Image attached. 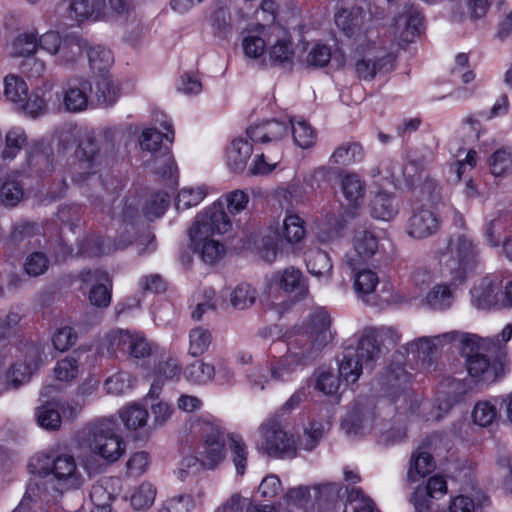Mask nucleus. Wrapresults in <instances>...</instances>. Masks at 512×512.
<instances>
[{
	"instance_id": "nucleus-53",
	"label": "nucleus",
	"mask_w": 512,
	"mask_h": 512,
	"mask_svg": "<svg viewBox=\"0 0 512 512\" xmlns=\"http://www.w3.org/2000/svg\"><path fill=\"white\" fill-rule=\"evenodd\" d=\"M289 130L291 129L293 140L297 146L302 149L310 148L315 144L316 133L309 123L305 120L296 122L289 121Z\"/></svg>"
},
{
	"instance_id": "nucleus-24",
	"label": "nucleus",
	"mask_w": 512,
	"mask_h": 512,
	"mask_svg": "<svg viewBox=\"0 0 512 512\" xmlns=\"http://www.w3.org/2000/svg\"><path fill=\"white\" fill-rule=\"evenodd\" d=\"M53 169L52 150L43 140H38L29 147L26 168L29 176L42 177Z\"/></svg>"
},
{
	"instance_id": "nucleus-54",
	"label": "nucleus",
	"mask_w": 512,
	"mask_h": 512,
	"mask_svg": "<svg viewBox=\"0 0 512 512\" xmlns=\"http://www.w3.org/2000/svg\"><path fill=\"white\" fill-rule=\"evenodd\" d=\"M38 48L37 36L32 32L18 35L9 46V53L13 57L29 58Z\"/></svg>"
},
{
	"instance_id": "nucleus-34",
	"label": "nucleus",
	"mask_w": 512,
	"mask_h": 512,
	"mask_svg": "<svg viewBox=\"0 0 512 512\" xmlns=\"http://www.w3.org/2000/svg\"><path fill=\"white\" fill-rule=\"evenodd\" d=\"M345 221L341 216L327 214L316 226L315 236L322 244H328L343 236Z\"/></svg>"
},
{
	"instance_id": "nucleus-23",
	"label": "nucleus",
	"mask_w": 512,
	"mask_h": 512,
	"mask_svg": "<svg viewBox=\"0 0 512 512\" xmlns=\"http://www.w3.org/2000/svg\"><path fill=\"white\" fill-rule=\"evenodd\" d=\"M334 22L337 28L348 38H357L365 29V12L359 6L343 7L334 14Z\"/></svg>"
},
{
	"instance_id": "nucleus-22",
	"label": "nucleus",
	"mask_w": 512,
	"mask_h": 512,
	"mask_svg": "<svg viewBox=\"0 0 512 512\" xmlns=\"http://www.w3.org/2000/svg\"><path fill=\"white\" fill-rule=\"evenodd\" d=\"M378 251V240L369 231H361L354 237V250L345 255V263L350 269H357Z\"/></svg>"
},
{
	"instance_id": "nucleus-43",
	"label": "nucleus",
	"mask_w": 512,
	"mask_h": 512,
	"mask_svg": "<svg viewBox=\"0 0 512 512\" xmlns=\"http://www.w3.org/2000/svg\"><path fill=\"white\" fill-rule=\"evenodd\" d=\"M269 60L274 65L291 64L294 58V48L291 36L284 32L269 48Z\"/></svg>"
},
{
	"instance_id": "nucleus-62",
	"label": "nucleus",
	"mask_w": 512,
	"mask_h": 512,
	"mask_svg": "<svg viewBox=\"0 0 512 512\" xmlns=\"http://www.w3.org/2000/svg\"><path fill=\"white\" fill-rule=\"evenodd\" d=\"M207 195V188H183L180 190L176 200L177 210H185L200 204Z\"/></svg>"
},
{
	"instance_id": "nucleus-31",
	"label": "nucleus",
	"mask_w": 512,
	"mask_h": 512,
	"mask_svg": "<svg viewBox=\"0 0 512 512\" xmlns=\"http://www.w3.org/2000/svg\"><path fill=\"white\" fill-rule=\"evenodd\" d=\"M274 280L283 291L294 293L299 298L304 297L308 293L304 276L295 267H288L283 272L275 274Z\"/></svg>"
},
{
	"instance_id": "nucleus-38",
	"label": "nucleus",
	"mask_w": 512,
	"mask_h": 512,
	"mask_svg": "<svg viewBox=\"0 0 512 512\" xmlns=\"http://www.w3.org/2000/svg\"><path fill=\"white\" fill-rule=\"evenodd\" d=\"M436 467L435 460L428 450L413 452L407 472V482L414 483L431 473Z\"/></svg>"
},
{
	"instance_id": "nucleus-50",
	"label": "nucleus",
	"mask_w": 512,
	"mask_h": 512,
	"mask_svg": "<svg viewBox=\"0 0 512 512\" xmlns=\"http://www.w3.org/2000/svg\"><path fill=\"white\" fill-rule=\"evenodd\" d=\"M489 504V497L483 493H477L476 499L459 495L452 499L449 512H482Z\"/></svg>"
},
{
	"instance_id": "nucleus-58",
	"label": "nucleus",
	"mask_w": 512,
	"mask_h": 512,
	"mask_svg": "<svg viewBox=\"0 0 512 512\" xmlns=\"http://www.w3.org/2000/svg\"><path fill=\"white\" fill-rule=\"evenodd\" d=\"M87 56L91 69L99 73L106 71L114 61L112 52L103 46L90 47Z\"/></svg>"
},
{
	"instance_id": "nucleus-25",
	"label": "nucleus",
	"mask_w": 512,
	"mask_h": 512,
	"mask_svg": "<svg viewBox=\"0 0 512 512\" xmlns=\"http://www.w3.org/2000/svg\"><path fill=\"white\" fill-rule=\"evenodd\" d=\"M395 28L402 43H411L425 30L424 16L413 8L405 10L395 19Z\"/></svg>"
},
{
	"instance_id": "nucleus-64",
	"label": "nucleus",
	"mask_w": 512,
	"mask_h": 512,
	"mask_svg": "<svg viewBox=\"0 0 512 512\" xmlns=\"http://www.w3.org/2000/svg\"><path fill=\"white\" fill-rule=\"evenodd\" d=\"M347 500L353 505L354 512H380L375 502L361 488L353 487L348 491Z\"/></svg>"
},
{
	"instance_id": "nucleus-21",
	"label": "nucleus",
	"mask_w": 512,
	"mask_h": 512,
	"mask_svg": "<svg viewBox=\"0 0 512 512\" xmlns=\"http://www.w3.org/2000/svg\"><path fill=\"white\" fill-rule=\"evenodd\" d=\"M246 133L254 143L273 144L289 134V124L276 119L265 120L249 126Z\"/></svg>"
},
{
	"instance_id": "nucleus-36",
	"label": "nucleus",
	"mask_w": 512,
	"mask_h": 512,
	"mask_svg": "<svg viewBox=\"0 0 512 512\" xmlns=\"http://www.w3.org/2000/svg\"><path fill=\"white\" fill-rule=\"evenodd\" d=\"M21 172L6 173L0 186V202L9 207L17 205L24 196V190L19 181Z\"/></svg>"
},
{
	"instance_id": "nucleus-35",
	"label": "nucleus",
	"mask_w": 512,
	"mask_h": 512,
	"mask_svg": "<svg viewBox=\"0 0 512 512\" xmlns=\"http://www.w3.org/2000/svg\"><path fill=\"white\" fill-rule=\"evenodd\" d=\"M253 153L252 144L242 138L232 141L227 149V165L231 171H243Z\"/></svg>"
},
{
	"instance_id": "nucleus-39",
	"label": "nucleus",
	"mask_w": 512,
	"mask_h": 512,
	"mask_svg": "<svg viewBox=\"0 0 512 512\" xmlns=\"http://www.w3.org/2000/svg\"><path fill=\"white\" fill-rule=\"evenodd\" d=\"M351 270L353 273L352 281L354 292L359 298L364 300L366 296L375 292L379 284V277L375 271L361 268V266Z\"/></svg>"
},
{
	"instance_id": "nucleus-9",
	"label": "nucleus",
	"mask_w": 512,
	"mask_h": 512,
	"mask_svg": "<svg viewBox=\"0 0 512 512\" xmlns=\"http://www.w3.org/2000/svg\"><path fill=\"white\" fill-rule=\"evenodd\" d=\"M191 433L205 446L216 448H243L242 437L234 432H227L221 422L212 417H199L191 422Z\"/></svg>"
},
{
	"instance_id": "nucleus-45",
	"label": "nucleus",
	"mask_w": 512,
	"mask_h": 512,
	"mask_svg": "<svg viewBox=\"0 0 512 512\" xmlns=\"http://www.w3.org/2000/svg\"><path fill=\"white\" fill-rule=\"evenodd\" d=\"M449 277V284L435 285L426 295V304L434 310H446L451 307L454 296L451 287L458 285L451 284V276Z\"/></svg>"
},
{
	"instance_id": "nucleus-17",
	"label": "nucleus",
	"mask_w": 512,
	"mask_h": 512,
	"mask_svg": "<svg viewBox=\"0 0 512 512\" xmlns=\"http://www.w3.org/2000/svg\"><path fill=\"white\" fill-rule=\"evenodd\" d=\"M53 87L51 82L43 83L42 86L35 88L30 95L27 93V98L23 99L17 108L32 117L44 114L49 105L60 108V96L58 92L52 93Z\"/></svg>"
},
{
	"instance_id": "nucleus-12",
	"label": "nucleus",
	"mask_w": 512,
	"mask_h": 512,
	"mask_svg": "<svg viewBox=\"0 0 512 512\" xmlns=\"http://www.w3.org/2000/svg\"><path fill=\"white\" fill-rule=\"evenodd\" d=\"M401 335L392 327H369L360 337V350L367 351L369 359L379 360L384 355L386 344L396 345Z\"/></svg>"
},
{
	"instance_id": "nucleus-59",
	"label": "nucleus",
	"mask_w": 512,
	"mask_h": 512,
	"mask_svg": "<svg viewBox=\"0 0 512 512\" xmlns=\"http://www.w3.org/2000/svg\"><path fill=\"white\" fill-rule=\"evenodd\" d=\"M256 290L247 283H241L230 294L231 305L238 310H243L254 304Z\"/></svg>"
},
{
	"instance_id": "nucleus-52",
	"label": "nucleus",
	"mask_w": 512,
	"mask_h": 512,
	"mask_svg": "<svg viewBox=\"0 0 512 512\" xmlns=\"http://www.w3.org/2000/svg\"><path fill=\"white\" fill-rule=\"evenodd\" d=\"M306 234L305 222L297 214L287 212L283 219V236L288 243L300 242Z\"/></svg>"
},
{
	"instance_id": "nucleus-48",
	"label": "nucleus",
	"mask_w": 512,
	"mask_h": 512,
	"mask_svg": "<svg viewBox=\"0 0 512 512\" xmlns=\"http://www.w3.org/2000/svg\"><path fill=\"white\" fill-rule=\"evenodd\" d=\"M116 21L135 22L138 19L134 0H109V8L106 7V17Z\"/></svg>"
},
{
	"instance_id": "nucleus-47",
	"label": "nucleus",
	"mask_w": 512,
	"mask_h": 512,
	"mask_svg": "<svg viewBox=\"0 0 512 512\" xmlns=\"http://www.w3.org/2000/svg\"><path fill=\"white\" fill-rule=\"evenodd\" d=\"M3 84L5 99L17 108L27 98L26 82L20 76L10 74L4 78Z\"/></svg>"
},
{
	"instance_id": "nucleus-44",
	"label": "nucleus",
	"mask_w": 512,
	"mask_h": 512,
	"mask_svg": "<svg viewBox=\"0 0 512 512\" xmlns=\"http://www.w3.org/2000/svg\"><path fill=\"white\" fill-rule=\"evenodd\" d=\"M313 489L315 490L313 507L318 512H326L337 502L342 487L340 483H325L315 485Z\"/></svg>"
},
{
	"instance_id": "nucleus-26",
	"label": "nucleus",
	"mask_w": 512,
	"mask_h": 512,
	"mask_svg": "<svg viewBox=\"0 0 512 512\" xmlns=\"http://www.w3.org/2000/svg\"><path fill=\"white\" fill-rule=\"evenodd\" d=\"M70 19L80 23L85 20L99 21L106 17L105 0H70L67 8Z\"/></svg>"
},
{
	"instance_id": "nucleus-6",
	"label": "nucleus",
	"mask_w": 512,
	"mask_h": 512,
	"mask_svg": "<svg viewBox=\"0 0 512 512\" xmlns=\"http://www.w3.org/2000/svg\"><path fill=\"white\" fill-rule=\"evenodd\" d=\"M437 257L443 267L441 276H451L453 285L463 284L480 263L478 245L464 233L451 235L445 248L438 250Z\"/></svg>"
},
{
	"instance_id": "nucleus-27",
	"label": "nucleus",
	"mask_w": 512,
	"mask_h": 512,
	"mask_svg": "<svg viewBox=\"0 0 512 512\" xmlns=\"http://www.w3.org/2000/svg\"><path fill=\"white\" fill-rule=\"evenodd\" d=\"M263 448H293L296 443L293 435L284 431L276 418H269L259 427Z\"/></svg>"
},
{
	"instance_id": "nucleus-28",
	"label": "nucleus",
	"mask_w": 512,
	"mask_h": 512,
	"mask_svg": "<svg viewBox=\"0 0 512 512\" xmlns=\"http://www.w3.org/2000/svg\"><path fill=\"white\" fill-rule=\"evenodd\" d=\"M155 121L159 122L160 126L166 132L162 133L153 128H147L142 132L140 146L143 150L149 152H156L161 147L163 140H166L171 143L174 139V131L172 129V124L167 119L166 115L162 113H157L155 115Z\"/></svg>"
},
{
	"instance_id": "nucleus-7",
	"label": "nucleus",
	"mask_w": 512,
	"mask_h": 512,
	"mask_svg": "<svg viewBox=\"0 0 512 512\" xmlns=\"http://www.w3.org/2000/svg\"><path fill=\"white\" fill-rule=\"evenodd\" d=\"M114 146L107 137L97 139L93 133L85 134L76 149L78 162L74 167L72 182L81 184L94 176L101 167L113 159Z\"/></svg>"
},
{
	"instance_id": "nucleus-56",
	"label": "nucleus",
	"mask_w": 512,
	"mask_h": 512,
	"mask_svg": "<svg viewBox=\"0 0 512 512\" xmlns=\"http://www.w3.org/2000/svg\"><path fill=\"white\" fill-rule=\"evenodd\" d=\"M214 375V366L203 361H195L184 370L185 378L195 384H205L211 381Z\"/></svg>"
},
{
	"instance_id": "nucleus-37",
	"label": "nucleus",
	"mask_w": 512,
	"mask_h": 512,
	"mask_svg": "<svg viewBox=\"0 0 512 512\" xmlns=\"http://www.w3.org/2000/svg\"><path fill=\"white\" fill-rule=\"evenodd\" d=\"M512 338V324H507L501 333L493 338H482L476 334L464 333L461 335L460 342L463 345H472L477 348H488L492 351L500 350L502 344H506Z\"/></svg>"
},
{
	"instance_id": "nucleus-15",
	"label": "nucleus",
	"mask_w": 512,
	"mask_h": 512,
	"mask_svg": "<svg viewBox=\"0 0 512 512\" xmlns=\"http://www.w3.org/2000/svg\"><path fill=\"white\" fill-rule=\"evenodd\" d=\"M367 351L360 350V339L356 347H347L339 365V376L347 383H355L363 369H373L377 359H369Z\"/></svg>"
},
{
	"instance_id": "nucleus-49",
	"label": "nucleus",
	"mask_w": 512,
	"mask_h": 512,
	"mask_svg": "<svg viewBox=\"0 0 512 512\" xmlns=\"http://www.w3.org/2000/svg\"><path fill=\"white\" fill-rule=\"evenodd\" d=\"M26 142L27 135L24 129L12 127L5 136V148L2 151V158L6 161L14 160Z\"/></svg>"
},
{
	"instance_id": "nucleus-19",
	"label": "nucleus",
	"mask_w": 512,
	"mask_h": 512,
	"mask_svg": "<svg viewBox=\"0 0 512 512\" xmlns=\"http://www.w3.org/2000/svg\"><path fill=\"white\" fill-rule=\"evenodd\" d=\"M92 92V84L84 78L71 79L62 90V100L60 107L63 106L68 112H82L88 106V96Z\"/></svg>"
},
{
	"instance_id": "nucleus-51",
	"label": "nucleus",
	"mask_w": 512,
	"mask_h": 512,
	"mask_svg": "<svg viewBox=\"0 0 512 512\" xmlns=\"http://www.w3.org/2000/svg\"><path fill=\"white\" fill-rule=\"evenodd\" d=\"M363 149L360 144L346 142L337 147L331 155V161L340 165H351L361 161Z\"/></svg>"
},
{
	"instance_id": "nucleus-18",
	"label": "nucleus",
	"mask_w": 512,
	"mask_h": 512,
	"mask_svg": "<svg viewBox=\"0 0 512 512\" xmlns=\"http://www.w3.org/2000/svg\"><path fill=\"white\" fill-rule=\"evenodd\" d=\"M502 280L490 274L476 282L470 290L471 304L476 309L489 310L500 305L499 287Z\"/></svg>"
},
{
	"instance_id": "nucleus-33",
	"label": "nucleus",
	"mask_w": 512,
	"mask_h": 512,
	"mask_svg": "<svg viewBox=\"0 0 512 512\" xmlns=\"http://www.w3.org/2000/svg\"><path fill=\"white\" fill-rule=\"evenodd\" d=\"M489 173L502 180L512 174V149L500 147L493 151L486 160Z\"/></svg>"
},
{
	"instance_id": "nucleus-40",
	"label": "nucleus",
	"mask_w": 512,
	"mask_h": 512,
	"mask_svg": "<svg viewBox=\"0 0 512 512\" xmlns=\"http://www.w3.org/2000/svg\"><path fill=\"white\" fill-rule=\"evenodd\" d=\"M306 266L309 273L317 278H330L333 265L329 254L321 249H311L306 253Z\"/></svg>"
},
{
	"instance_id": "nucleus-13",
	"label": "nucleus",
	"mask_w": 512,
	"mask_h": 512,
	"mask_svg": "<svg viewBox=\"0 0 512 512\" xmlns=\"http://www.w3.org/2000/svg\"><path fill=\"white\" fill-rule=\"evenodd\" d=\"M79 277L84 284L91 286L88 298L93 306L106 308L110 305L112 279L106 271L102 269L83 270Z\"/></svg>"
},
{
	"instance_id": "nucleus-5",
	"label": "nucleus",
	"mask_w": 512,
	"mask_h": 512,
	"mask_svg": "<svg viewBox=\"0 0 512 512\" xmlns=\"http://www.w3.org/2000/svg\"><path fill=\"white\" fill-rule=\"evenodd\" d=\"M102 212L110 215L113 220H117L121 226H125L123 235L118 241H112L110 237L107 239L101 237L86 239L81 252L88 256L110 254L116 250L126 248L133 242L135 236L134 221L139 215V199L137 196H129L123 199L115 198L109 206L102 208Z\"/></svg>"
},
{
	"instance_id": "nucleus-41",
	"label": "nucleus",
	"mask_w": 512,
	"mask_h": 512,
	"mask_svg": "<svg viewBox=\"0 0 512 512\" xmlns=\"http://www.w3.org/2000/svg\"><path fill=\"white\" fill-rule=\"evenodd\" d=\"M371 215L373 218L390 221L398 214V207L393 195L379 192L371 201Z\"/></svg>"
},
{
	"instance_id": "nucleus-3",
	"label": "nucleus",
	"mask_w": 512,
	"mask_h": 512,
	"mask_svg": "<svg viewBox=\"0 0 512 512\" xmlns=\"http://www.w3.org/2000/svg\"><path fill=\"white\" fill-rule=\"evenodd\" d=\"M120 418L128 430L125 437L117 433V424L113 419H100L82 428L77 441L79 448H126L139 445L149 438L146 428L148 412L138 404H132L120 411Z\"/></svg>"
},
{
	"instance_id": "nucleus-20",
	"label": "nucleus",
	"mask_w": 512,
	"mask_h": 512,
	"mask_svg": "<svg viewBox=\"0 0 512 512\" xmlns=\"http://www.w3.org/2000/svg\"><path fill=\"white\" fill-rule=\"evenodd\" d=\"M463 333L451 331L434 337H420L415 341L407 344L406 351L411 353L415 360H419L423 365L431 364V356L433 355L436 345L460 341Z\"/></svg>"
},
{
	"instance_id": "nucleus-61",
	"label": "nucleus",
	"mask_w": 512,
	"mask_h": 512,
	"mask_svg": "<svg viewBox=\"0 0 512 512\" xmlns=\"http://www.w3.org/2000/svg\"><path fill=\"white\" fill-rule=\"evenodd\" d=\"M497 407L489 400L478 401L472 411L475 424L481 427L491 425L497 418Z\"/></svg>"
},
{
	"instance_id": "nucleus-57",
	"label": "nucleus",
	"mask_w": 512,
	"mask_h": 512,
	"mask_svg": "<svg viewBox=\"0 0 512 512\" xmlns=\"http://www.w3.org/2000/svg\"><path fill=\"white\" fill-rule=\"evenodd\" d=\"M212 342V335L208 329L196 327L189 332L188 352L193 357L204 354Z\"/></svg>"
},
{
	"instance_id": "nucleus-10",
	"label": "nucleus",
	"mask_w": 512,
	"mask_h": 512,
	"mask_svg": "<svg viewBox=\"0 0 512 512\" xmlns=\"http://www.w3.org/2000/svg\"><path fill=\"white\" fill-rule=\"evenodd\" d=\"M465 346L471 348L466 358L467 372L476 383L492 384L505 374V365L501 360H491L488 355L481 352L490 351L488 348Z\"/></svg>"
},
{
	"instance_id": "nucleus-2",
	"label": "nucleus",
	"mask_w": 512,
	"mask_h": 512,
	"mask_svg": "<svg viewBox=\"0 0 512 512\" xmlns=\"http://www.w3.org/2000/svg\"><path fill=\"white\" fill-rule=\"evenodd\" d=\"M29 468L39 476L30 481L24 497L34 501L48 503L65 491L79 489L84 483L75 458L69 454L55 456L38 452L30 460Z\"/></svg>"
},
{
	"instance_id": "nucleus-4",
	"label": "nucleus",
	"mask_w": 512,
	"mask_h": 512,
	"mask_svg": "<svg viewBox=\"0 0 512 512\" xmlns=\"http://www.w3.org/2000/svg\"><path fill=\"white\" fill-rule=\"evenodd\" d=\"M232 223L221 203H213L198 214L189 229L190 248L207 264L219 261L225 249L221 242L214 239L215 235L227 233Z\"/></svg>"
},
{
	"instance_id": "nucleus-63",
	"label": "nucleus",
	"mask_w": 512,
	"mask_h": 512,
	"mask_svg": "<svg viewBox=\"0 0 512 512\" xmlns=\"http://www.w3.org/2000/svg\"><path fill=\"white\" fill-rule=\"evenodd\" d=\"M95 96L100 105L109 106L117 101L119 90L108 77L101 76L96 83Z\"/></svg>"
},
{
	"instance_id": "nucleus-55",
	"label": "nucleus",
	"mask_w": 512,
	"mask_h": 512,
	"mask_svg": "<svg viewBox=\"0 0 512 512\" xmlns=\"http://www.w3.org/2000/svg\"><path fill=\"white\" fill-rule=\"evenodd\" d=\"M170 203V196L168 193L158 191L152 193L145 201L142 208L143 214L149 220L161 217Z\"/></svg>"
},
{
	"instance_id": "nucleus-14",
	"label": "nucleus",
	"mask_w": 512,
	"mask_h": 512,
	"mask_svg": "<svg viewBox=\"0 0 512 512\" xmlns=\"http://www.w3.org/2000/svg\"><path fill=\"white\" fill-rule=\"evenodd\" d=\"M410 374L401 365H391L387 367L379 377L375 379L374 385L379 387L380 393L392 400L403 395L405 399L409 397L407 394L410 384Z\"/></svg>"
},
{
	"instance_id": "nucleus-60",
	"label": "nucleus",
	"mask_w": 512,
	"mask_h": 512,
	"mask_svg": "<svg viewBox=\"0 0 512 512\" xmlns=\"http://www.w3.org/2000/svg\"><path fill=\"white\" fill-rule=\"evenodd\" d=\"M150 454L144 450L135 451L126 461V475L131 478H138L145 474L150 466Z\"/></svg>"
},
{
	"instance_id": "nucleus-42",
	"label": "nucleus",
	"mask_w": 512,
	"mask_h": 512,
	"mask_svg": "<svg viewBox=\"0 0 512 512\" xmlns=\"http://www.w3.org/2000/svg\"><path fill=\"white\" fill-rule=\"evenodd\" d=\"M373 413L371 411L354 410L347 414L342 422V427L347 434L363 435L372 429Z\"/></svg>"
},
{
	"instance_id": "nucleus-32",
	"label": "nucleus",
	"mask_w": 512,
	"mask_h": 512,
	"mask_svg": "<svg viewBox=\"0 0 512 512\" xmlns=\"http://www.w3.org/2000/svg\"><path fill=\"white\" fill-rule=\"evenodd\" d=\"M55 390L54 386H45L40 394V399L44 403L37 408L36 416L39 426L46 430H55L61 425V416L54 404L49 402V394Z\"/></svg>"
},
{
	"instance_id": "nucleus-46",
	"label": "nucleus",
	"mask_w": 512,
	"mask_h": 512,
	"mask_svg": "<svg viewBox=\"0 0 512 512\" xmlns=\"http://www.w3.org/2000/svg\"><path fill=\"white\" fill-rule=\"evenodd\" d=\"M181 368L179 363L174 359H169L159 365L156 373V377L153 380L148 396L151 398L157 397L164 384L165 380L179 379Z\"/></svg>"
},
{
	"instance_id": "nucleus-29",
	"label": "nucleus",
	"mask_w": 512,
	"mask_h": 512,
	"mask_svg": "<svg viewBox=\"0 0 512 512\" xmlns=\"http://www.w3.org/2000/svg\"><path fill=\"white\" fill-rule=\"evenodd\" d=\"M125 450H88L83 456V467L92 476L104 472L108 466L118 461Z\"/></svg>"
},
{
	"instance_id": "nucleus-1",
	"label": "nucleus",
	"mask_w": 512,
	"mask_h": 512,
	"mask_svg": "<svg viewBox=\"0 0 512 512\" xmlns=\"http://www.w3.org/2000/svg\"><path fill=\"white\" fill-rule=\"evenodd\" d=\"M331 318L322 307L311 311L305 326L289 337L287 352L270 367L271 379L292 382L315 356L333 339Z\"/></svg>"
},
{
	"instance_id": "nucleus-30",
	"label": "nucleus",
	"mask_w": 512,
	"mask_h": 512,
	"mask_svg": "<svg viewBox=\"0 0 512 512\" xmlns=\"http://www.w3.org/2000/svg\"><path fill=\"white\" fill-rule=\"evenodd\" d=\"M342 195L348 207L358 209L364 203L365 182L355 173L344 175L340 180Z\"/></svg>"
},
{
	"instance_id": "nucleus-16",
	"label": "nucleus",
	"mask_w": 512,
	"mask_h": 512,
	"mask_svg": "<svg viewBox=\"0 0 512 512\" xmlns=\"http://www.w3.org/2000/svg\"><path fill=\"white\" fill-rule=\"evenodd\" d=\"M439 215L431 208L420 206L413 210L406 225L407 234L414 239H425L435 233L441 227Z\"/></svg>"
},
{
	"instance_id": "nucleus-11",
	"label": "nucleus",
	"mask_w": 512,
	"mask_h": 512,
	"mask_svg": "<svg viewBox=\"0 0 512 512\" xmlns=\"http://www.w3.org/2000/svg\"><path fill=\"white\" fill-rule=\"evenodd\" d=\"M44 347L32 344L26 347L24 361L15 363L6 374L7 385L17 388L29 381L32 374L44 363Z\"/></svg>"
},
{
	"instance_id": "nucleus-8",
	"label": "nucleus",
	"mask_w": 512,
	"mask_h": 512,
	"mask_svg": "<svg viewBox=\"0 0 512 512\" xmlns=\"http://www.w3.org/2000/svg\"><path fill=\"white\" fill-rule=\"evenodd\" d=\"M394 59L374 42L359 44L351 58V67L359 80L371 81L378 73H388L394 68Z\"/></svg>"
}]
</instances>
